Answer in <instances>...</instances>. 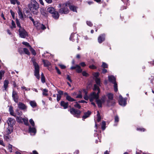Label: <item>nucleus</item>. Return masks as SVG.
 Masks as SVG:
<instances>
[{
    "instance_id": "obj_1",
    "label": "nucleus",
    "mask_w": 154,
    "mask_h": 154,
    "mask_svg": "<svg viewBox=\"0 0 154 154\" xmlns=\"http://www.w3.org/2000/svg\"><path fill=\"white\" fill-rule=\"evenodd\" d=\"M29 7L32 13L34 14H37L39 6L38 4L35 0H31V5H29Z\"/></svg>"
},
{
    "instance_id": "obj_2",
    "label": "nucleus",
    "mask_w": 154,
    "mask_h": 154,
    "mask_svg": "<svg viewBox=\"0 0 154 154\" xmlns=\"http://www.w3.org/2000/svg\"><path fill=\"white\" fill-rule=\"evenodd\" d=\"M31 61L35 67L34 75L36 78L39 79L40 78L39 75V67L37 63L35 62V59L33 57L31 59Z\"/></svg>"
},
{
    "instance_id": "obj_3",
    "label": "nucleus",
    "mask_w": 154,
    "mask_h": 154,
    "mask_svg": "<svg viewBox=\"0 0 154 154\" xmlns=\"http://www.w3.org/2000/svg\"><path fill=\"white\" fill-rule=\"evenodd\" d=\"M67 3L64 4L62 5L60 4L58 5V8L62 7L60 9L59 12L61 14H67L69 12V10L67 8Z\"/></svg>"
},
{
    "instance_id": "obj_4",
    "label": "nucleus",
    "mask_w": 154,
    "mask_h": 154,
    "mask_svg": "<svg viewBox=\"0 0 154 154\" xmlns=\"http://www.w3.org/2000/svg\"><path fill=\"white\" fill-rule=\"evenodd\" d=\"M70 113L72 115L74 116L79 118L80 117V116L81 112L77 109H75L74 108H71L69 110Z\"/></svg>"
},
{
    "instance_id": "obj_5",
    "label": "nucleus",
    "mask_w": 154,
    "mask_h": 154,
    "mask_svg": "<svg viewBox=\"0 0 154 154\" xmlns=\"http://www.w3.org/2000/svg\"><path fill=\"white\" fill-rule=\"evenodd\" d=\"M108 78L109 81L114 84V91L115 92H117L118 91L117 85L116 82V78L114 76L112 75L109 76Z\"/></svg>"
},
{
    "instance_id": "obj_6",
    "label": "nucleus",
    "mask_w": 154,
    "mask_h": 154,
    "mask_svg": "<svg viewBox=\"0 0 154 154\" xmlns=\"http://www.w3.org/2000/svg\"><path fill=\"white\" fill-rule=\"evenodd\" d=\"M99 94L97 93H96L94 92L91 93L89 97L90 101L92 102L94 100H96L98 99Z\"/></svg>"
},
{
    "instance_id": "obj_7",
    "label": "nucleus",
    "mask_w": 154,
    "mask_h": 154,
    "mask_svg": "<svg viewBox=\"0 0 154 154\" xmlns=\"http://www.w3.org/2000/svg\"><path fill=\"white\" fill-rule=\"evenodd\" d=\"M18 31L19 35L21 38H25L28 35L27 33L23 28L19 29Z\"/></svg>"
},
{
    "instance_id": "obj_8",
    "label": "nucleus",
    "mask_w": 154,
    "mask_h": 154,
    "mask_svg": "<svg viewBox=\"0 0 154 154\" xmlns=\"http://www.w3.org/2000/svg\"><path fill=\"white\" fill-rule=\"evenodd\" d=\"M119 102L120 105L124 106L126 104V100L123 98L121 95H120L119 97Z\"/></svg>"
},
{
    "instance_id": "obj_9",
    "label": "nucleus",
    "mask_w": 154,
    "mask_h": 154,
    "mask_svg": "<svg viewBox=\"0 0 154 154\" xmlns=\"http://www.w3.org/2000/svg\"><path fill=\"white\" fill-rule=\"evenodd\" d=\"M16 119L18 120V122H21V121L23 120L25 125H29V124L28 122V120L27 119L22 118L20 117H17Z\"/></svg>"
},
{
    "instance_id": "obj_10",
    "label": "nucleus",
    "mask_w": 154,
    "mask_h": 154,
    "mask_svg": "<svg viewBox=\"0 0 154 154\" xmlns=\"http://www.w3.org/2000/svg\"><path fill=\"white\" fill-rule=\"evenodd\" d=\"M70 69L72 70L76 69V71L78 73H81L82 71L81 67L78 65H76L75 66H71L70 67Z\"/></svg>"
},
{
    "instance_id": "obj_11",
    "label": "nucleus",
    "mask_w": 154,
    "mask_h": 154,
    "mask_svg": "<svg viewBox=\"0 0 154 154\" xmlns=\"http://www.w3.org/2000/svg\"><path fill=\"white\" fill-rule=\"evenodd\" d=\"M105 39V35L104 34L101 35L98 38V41L99 43H101Z\"/></svg>"
},
{
    "instance_id": "obj_12",
    "label": "nucleus",
    "mask_w": 154,
    "mask_h": 154,
    "mask_svg": "<svg viewBox=\"0 0 154 154\" xmlns=\"http://www.w3.org/2000/svg\"><path fill=\"white\" fill-rule=\"evenodd\" d=\"M96 101L98 105V106L99 107H102V103L105 102V100L104 98H102L101 99H98Z\"/></svg>"
},
{
    "instance_id": "obj_13",
    "label": "nucleus",
    "mask_w": 154,
    "mask_h": 154,
    "mask_svg": "<svg viewBox=\"0 0 154 154\" xmlns=\"http://www.w3.org/2000/svg\"><path fill=\"white\" fill-rule=\"evenodd\" d=\"M7 122L8 126H12V125L14 124L15 123V120L12 118H10L7 120Z\"/></svg>"
},
{
    "instance_id": "obj_14",
    "label": "nucleus",
    "mask_w": 154,
    "mask_h": 154,
    "mask_svg": "<svg viewBox=\"0 0 154 154\" xmlns=\"http://www.w3.org/2000/svg\"><path fill=\"white\" fill-rule=\"evenodd\" d=\"M18 107L22 110L26 109H27V106L23 103L21 102H19L18 104Z\"/></svg>"
},
{
    "instance_id": "obj_15",
    "label": "nucleus",
    "mask_w": 154,
    "mask_h": 154,
    "mask_svg": "<svg viewBox=\"0 0 154 154\" xmlns=\"http://www.w3.org/2000/svg\"><path fill=\"white\" fill-rule=\"evenodd\" d=\"M60 104L64 109H67L69 105L68 102H65L63 101H61Z\"/></svg>"
},
{
    "instance_id": "obj_16",
    "label": "nucleus",
    "mask_w": 154,
    "mask_h": 154,
    "mask_svg": "<svg viewBox=\"0 0 154 154\" xmlns=\"http://www.w3.org/2000/svg\"><path fill=\"white\" fill-rule=\"evenodd\" d=\"M91 114V112L89 111H88L87 112H85L84 115L82 117V119L84 120L89 117Z\"/></svg>"
},
{
    "instance_id": "obj_17",
    "label": "nucleus",
    "mask_w": 154,
    "mask_h": 154,
    "mask_svg": "<svg viewBox=\"0 0 154 154\" xmlns=\"http://www.w3.org/2000/svg\"><path fill=\"white\" fill-rule=\"evenodd\" d=\"M107 104L108 106H113L115 104V102L114 100H108Z\"/></svg>"
},
{
    "instance_id": "obj_18",
    "label": "nucleus",
    "mask_w": 154,
    "mask_h": 154,
    "mask_svg": "<svg viewBox=\"0 0 154 154\" xmlns=\"http://www.w3.org/2000/svg\"><path fill=\"white\" fill-rule=\"evenodd\" d=\"M59 16V14L57 11H55L52 14V17L55 19H57L58 18Z\"/></svg>"
},
{
    "instance_id": "obj_19",
    "label": "nucleus",
    "mask_w": 154,
    "mask_h": 154,
    "mask_svg": "<svg viewBox=\"0 0 154 154\" xmlns=\"http://www.w3.org/2000/svg\"><path fill=\"white\" fill-rule=\"evenodd\" d=\"M12 126H8V128L6 131V134L8 135L11 133L12 131Z\"/></svg>"
},
{
    "instance_id": "obj_20",
    "label": "nucleus",
    "mask_w": 154,
    "mask_h": 154,
    "mask_svg": "<svg viewBox=\"0 0 154 154\" xmlns=\"http://www.w3.org/2000/svg\"><path fill=\"white\" fill-rule=\"evenodd\" d=\"M47 11L49 13L52 14L55 11L54 8L52 7H50L48 8L47 9Z\"/></svg>"
},
{
    "instance_id": "obj_21",
    "label": "nucleus",
    "mask_w": 154,
    "mask_h": 154,
    "mask_svg": "<svg viewBox=\"0 0 154 154\" xmlns=\"http://www.w3.org/2000/svg\"><path fill=\"white\" fill-rule=\"evenodd\" d=\"M29 131L30 133H33L34 134L36 132V130L35 128H31V126H29Z\"/></svg>"
},
{
    "instance_id": "obj_22",
    "label": "nucleus",
    "mask_w": 154,
    "mask_h": 154,
    "mask_svg": "<svg viewBox=\"0 0 154 154\" xmlns=\"http://www.w3.org/2000/svg\"><path fill=\"white\" fill-rule=\"evenodd\" d=\"M66 99L70 102H73L76 100H75L71 97L69 95L66 96Z\"/></svg>"
},
{
    "instance_id": "obj_23",
    "label": "nucleus",
    "mask_w": 154,
    "mask_h": 154,
    "mask_svg": "<svg viewBox=\"0 0 154 154\" xmlns=\"http://www.w3.org/2000/svg\"><path fill=\"white\" fill-rule=\"evenodd\" d=\"M30 105L33 107L34 108L36 106L37 104L36 102L34 101H31L29 102Z\"/></svg>"
},
{
    "instance_id": "obj_24",
    "label": "nucleus",
    "mask_w": 154,
    "mask_h": 154,
    "mask_svg": "<svg viewBox=\"0 0 154 154\" xmlns=\"http://www.w3.org/2000/svg\"><path fill=\"white\" fill-rule=\"evenodd\" d=\"M43 62L45 66H48L50 64V63L47 60H43Z\"/></svg>"
},
{
    "instance_id": "obj_25",
    "label": "nucleus",
    "mask_w": 154,
    "mask_h": 154,
    "mask_svg": "<svg viewBox=\"0 0 154 154\" xmlns=\"http://www.w3.org/2000/svg\"><path fill=\"white\" fill-rule=\"evenodd\" d=\"M93 90L94 91L97 90L98 91V92L97 93L98 94L100 93V88H99V87L96 85V84L94 85Z\"/></svg>"
},
{
    "instance_id": "obj_26",
    "label": "nucleus",
    "mask_w": 154,
    "mask_h": 154,
    "mask_svg": "<svg viewBox=\"0 0 154 154\" xmlns=\"http://www.w3.org/2000/svg\"><path fill=\"white\" fill-rule=\"evenodd\" d=\"M18 16L21 19H23V14L22 13V12L19 9L18 11Z\"/></svg>"
},
{
    "instance_id": "obj_27",
    "label": "nucleus",
    "mask_w": 154,
    "mask_h": 154,
    "mask_svg": "<svg viewBox=\"0 0 154 154\" xmlns=\"http://www.w3.org/2000/svg\"><path fill=\"white\" fill-rule=\"evenodd\" d=\"M107 97L109 100H113V94L111 93L108 94L107 95Z\"/></svg>"
},
{
    "instance_id": "obj_28",
    "label": "nucleus",
    "mask_w": 154,
    "mask_h": 154,
    "mask_svg": "<svg viewBox=\"0 0 154 154\" xmlns=\"http://www.w3.org/2000/svg\"><path fill=\"white\" fill-rule=\"evenodd\" d=\"M40 12L41 14L45 16H47V14L46 13L45 10L44 9H41L40 10Z\"/></svg>"
},
{
    "instance_id": "obj_29",
    "label": "nucleus",
    "mask_w": 154,
    "mask_h": 154,
    "mask_svg": "<svg viewBox=\"0 0 154 154\" xmlns=\"http://www.w3.org/2000/svg\"><path fill=\"white\" fill-rule=\"evenodd\" d=\"M69 8L71 10L73 11H76V8L75 6L73 5H70L69 6Z\"/></svg>"
},
{
    "instance_id": "obj_30",
    "label": "nucleus",
    "mask_w": 154,
    "mask_h": 154,
    "mask_svg": "<svg viewBox=\"0 0 154 154\" xmlns=\"http://www.w3.org/2000/svg\"><path fill=\"white\" fill-rule=\"evenodd\" d=\"M9 82L7 80H5L4 82V87L5 89H6L8 87Z\"/></svg>"
},
{
    "instance_id": "obj_31",
    "label": "nucleus",
    "mask_w": 154,
    "mask_h": 154,
    "mask_svg": "<svg viewBox=\"0 0 154 154\" xmlns=\"http://www.w3.org/2000/svg\"><path fill=\"white\" fill-rule=\"evenodd\" d=\"M12 98L14 101L16 103H18V99L19 98L18 95L14 96H12Z\"/></svg>"
},
{
    "instance_id": "obj_32",
    "label": "nucleus",
    "mask_w": 154,
    "mask_h": 154,
    "mask_svg": "<svg viewBox=\"0 0 154 154\" xmlns=\"http://www.w3.org/2000/svg\"><path fill=\"white\" fill-rule=\"evenodd\" d=\"M8 149L10 152H12V146L9 144L8 146Z\"/></svg>"
},
{
    "instance_id": "obj_33",
    "label": "nucleus",
    "mask_w": 154,
    "mask_h": 154,
    "mask_svg": "<svg viewBox=\"0 0 154 154\" xmlns=\"http://www.w3.org/2000/svg\"><path fill=\"white\" fill-rule=\"evenodd\" d=\"M5 73V72L4 71H0V80L2 79V77L4 76Z\"/></svg>"
},
{
    "instance_id": "obj_34",
    "label": "nucleus",
    "mask_w": 154,
    "mask_h": 154,
    "mask_svg": "<svg viewBox=\"0 0 154 154\" xmlns=\"http://www.w3.org/2000/svg\"><path fill=\"white\" fill-rule=\"evenodd\" d=\"M48 90L46 89H43V93L42 94L43 95L45 96H48V94L47 93V92H48Z\"/></svg>"
},
{
    "instance_id": "obj_35",
    "label": "nucleus",
    "mask_w": 154,
    "mask_h": 154,
    "mask_svg": "<svg viewBox=\"0 0 154 154\" xmlns=\"http://www.w3.org/2000/svg\"><path fill=\"white\" fill-rule=\"evenodd\" d=\"M106 123L104 121H103L102 122L101 128L103 130H104L105 129L106 127Z\"/></svg>"
},
{
    "instance_id": "obj_36",
    "label": "nucleus",
    "mask_w": 154,
    "mask_h": 154,
    "mask_svg": "<svg viewBox=\"0 0 154 154\" xmlns=\"http://www.w3.org/2000/svg\"><path fill=\"white\" fill-rule=\"evenodd\" d=\"M97 120L98 122H100L101 120V118L98 111H97Z\"/></svg>"
},
{
    "instance_id": "obj_37",
    "label": "nucleus",
    "mask_w": 154,
    "mask_h": 154,
    "mask_svg": "<svg viewBox=\"0 0 154 154\" xmlns=\"http://www.w3.org/2000/svg\"><path fill=\"white\" fill-rule=\"evenodd\" d=\"M23 50L24 53L28 55H30V52L29 51L28 49L26 48H24L23 49Z\"/></svg>"
},
{
    "instance_id": "obj_38",
    "label": "nucleus",
    "mask_w": 154,
    "mask_h": 154,
    "mask_svg": "<svg viewBox=\"0 0 154 154\" xmlns=\"http://www.w3.org/2000/svg\"><path fill=\"white\" fill-rule=\"evenodd\" d=\"M29 49L31 51V52L32 53V54L33 55H35L36 54V53L34 49H33V48L31 47H30V48H29Z\"/></svg>"
},
{
    "instance_id": "obj_39",
    "label": "nucleus",
    "mask_w": 154,
    "mask_h": 154,
    "mask_svg": "<svg viewBox=\"0 0 154 154\" xmlns=\"http://www.w3.org/2000/svg\"><path fill=\"white\" fill-rule=\"evenodd\" d=\"M39 24H42L39 23H38L37 22L35 23V24L34 25V26L37 27V29H41V26Z\"/></svg>"
},
{
    "instance_id": "obj_40",
    "label": "nucleus",
    "mask_w": 154,
    "mask_h": 154,
    "mask_svg": "<svg viewBox=\"0 0 154 154\" xmlns=\"http://www.w3.org/2000/svg\"><path fill=\"white\" fill-rule=\"evenodd\" d=\"M9 110L10 112V114L13 116H15V115H14V111L13 110L12 107H10L9 109Z\"/></svg>"
},
{
    "instance_id": "obj_41",
    "label": "nucleus",
    "mask_w": 154,
    "mask_h": 154,
    "mask_svg": "<svg viewBox=\"0 0 154 154\" xmlns=\"http://www.w3.org/2000/svg\"><path fill=\"white\" fill-rule=\"evenodd\" d=\"M16 23L17 26L19 27L20 29L22 28L21 27L20 22L17 19H16Z\"/></svg>"
},
{
    "instance_id": "obj_42",
    "label": "nucleus",
    "mask_w": 154,
    "mask_h": 154,
    "mask_svg": "<svg viewBox=\"0 0 154 154\" xmlns=\"http://www.w3.org/2000/svg\"><path fill=\"white\" fill-rule=\"evenodd\" d=\"M95 82L96 84L98 85H100V79L97 78H96L95 79Z\"/></svg>"
},
{
    "instance_id": "obj_43",
    "label": "nucleus",
    "mask_w": 154,
    "mask_h": 154,
    "mask_svg": "<svg viewBox=\"0 0 154 154\" xmlns=\"http://www.w3.org/2000/svg\"><path fill=\"white\" fill-rule=\"evenodd\" d=\"M76 104L74 105V106L75 107L78 108L79 109H80L81 108V106H80V104H78L77 102H76Z\"/></svg>"
},
{
    "instance_id": "obj_44",
    "label": "nucleus",
    "mask_w": 154,
    "mask_h": 154,
    "mask_svg": "<svg viewBox=\"0 0 154 154\" xmlns=\"http://www.w3.org/2000/svg\"><path fill=\"white\" fill-rule=\"evenodd\" d=\"M102 67L104 68H108V65L107 64L104 62H103L102 63Z\"/></svg>"
},
{
    "instance_id": "obj_45",
    "label": "nucleus",
    "mask_w": 154,
    "mask_h": 154,
    "mask_svg": "<svg viewBox=\"0 0 154 154\" xmlns=\"http://www.w3.org/2000/svg\"><path fill=\"white\" fill-rule=\"evenodd\" d=\"M22 44L26 46L29 47V48L30 47H31L29 44L27 42H22Z\"/></svg>"
},
{
    "instance_id": "obj_46",
    "label": "nucleus",
    "mask_w": 154,
    "mask_h": 154,
    "mask_svg": "<svg viewBox=\"0 0 154 154\" xmlns=\"http://www.w3.org/2000/svg\"><path fill=\"white\" fill-rule=\"evenodd\" d=\"M29 122L30 124L32 126H34L35 125V123L33 120L32 119L29 120Z\"/></svg>"
},
{
    "instance_id": "obj_47",
    "label": "nucleus",
    "mask_w": 154,
    "mask_h": 154,
    "mask_svg": "<svg viewBox=\"0 0 154 154\" xmlns=\"http://www.w3.org/2000/svg\"><path fill=\"white\" fill-rule=\"evenodd\" d=\"M29 19L32 22L34 25L35 24V23L37 22V21H35L31 17H29Z\"/></svg>"
},
{
    "instance_id": "obj_48",
    "label": "nucleus",
    "mask_w": 154,
    "mask_h": 154,
    "mask_svg": "<svg viewBox=\"0 0 154 154\" xmlns=\"http://www.w3.org/2000/svg\"><path fill=\"white\" fill-rule=\"evenodd\" d=\"M11 25L12 26H11V28H15L16 27V25L14 23V22L12 20L11 23Z\"/></svg>"
},
{
    "instance_id": "obj_49",
    "label": "nucleus",
    "mask_w": 154,
    "mask_h": 154,
    "mask_svg": "<svg viewBox=\"0 0 154 154\" xmlns=\"http://www.w3.org/2000/svg\"><path fill=\"white\" fill-rule=\"evenodd\" d=\"M61 97V96L59 94H57V101L58 102L60 100Z\"/></svg>"
},
{
    "instance_id": "obj_50",
    "label": "nucleus",
    "mask_w": 154,
    "mask_h": 154,
    "mask_svg": "<svg viewBox=\"0 0 154 154\" xmlns=\"http://www.w3.org/2000/svg\"><path fill=\"white\" fill-rule=\"evenodd\" d=\"M10 1L11 4L15 5L16 2H17V0H10Z\"/></svg>"
},
{
    "instance_id": "obj_51",
    "label": "nucleus",
    "mask_w": 154,
    "mask_h": 154,
    "mask_svg": "<svg viewBox=\"0 0 154 154\" xmlns=\"http://www.w3.org/2000/svg\"><path fill=\"white\" fill-rule=\"evenodd\" d=\"M18 95L17 93L14 91H13L12 92V96H14Z\"/></svg>"
},
{
    "instance_id": "obj_52",
    "label": "nucleus",
    "mask_w": 154,
    "mask_h": 154,
    "mask_svg": "<svg viewBox=\"0 0 154 154\" xmlns=\"http://www.w3.org/2000/svg\"><path fill=\"white\" fill-rule=\"evenodd\" d=\"M87 24L89 26H91L93 25V24L91 23L90 21H87Z\"/></svg>"
},
{
    "instance_id": "obj_53",
    "label": "nucleus",
    "mask_w": 154,
    "mask_h": 154,
    "mask_svg": "<svg viewBox=\"0 0 154 154\" xmlns=\"http://www.w3.org/2000/svg\"><path fill=\"white\" fill-rule=\"evenodd\" d=\"M82 74L83 76H88V74L85 71L82 72Z\"/></svg>"
},
{
    "instance_id": "obj_54",
    "label": "nucleus",
    "mask_w": 154,
    "mask_h": 154,
    "mask_svg": "<svg viewBox=\"0 0 154 154\" xmlns=\"http://www.w3.org/2000/svg\"><path fill=\"white\" fill-rule=\"evenodd\" d=\"M39 25L41 26V29H42V30H44L46 29V27L45 26L42 24H39Z\"/></svg>"
},
{
    "instance_id": "obj_55",
    "label": "nucleus",
    "mask_w": 154,
    "mask_h": 154,
    "mask_svg": "<svg viewBox=\"0 0 154 154\" xmlns=\"http://www.w3.org/2000/svg\"><path fill=\"white\" fill-rule=\"evenodd\" d=\"M58 94H59L60 95H62L63 94V91L60 90L58 91Z\"/></svg>"
},
{
    "instance_id": "obj_56",
    "label": "nucleus",
    "mask_w": 154,
    "mask_h": 154,
    "mask_svg": "<svg viewBox=\"0 0 154 154\" xmlns=\"http://www.w3.org/2000/svg\"><path fill=\"white\" fill-rule=\"evenodd\" d=\"M0 145L4 146H5V145L3 143V141L2 140H1V139H0Z\"/></svg>"
},
{
    "instance_id": "obj_57",
    "label": "nucleus",
    "mask_w": 154,
    "mask_h": 154,
    "mask_svg": "<svg viewBox=\"0 0 154 154\" xmlns=\"http://www.w3.org/2000/svg\"><path fill=\"white\" fill-rule=\"evenodd\" d=\"M89 67L90 68L92 69H94L96 68V67L93 65H90Z\"/></svg>"
},
{
    "instance_id": "obj_58",
    "label": "nucleus",
    "mask_w": 154,
    "mask_h": 154,
    "mask_svg": "<svg viewBox=\"0 0 154 154\" xmlns=\"http://www.w3.org/2000/svg\"><path fill=\"white\" fill-rule=\"evenodd\" d=\"M119 120V118L118 116H116L115 117V122H118Z\"/></svg>"
},
{
    "instance_id": "obj_59",
    "label": "nucleus",
    "mask_w": 154,
    "mask_h": 154,
    "mask_svg": "<svg viewBox=\"0 0 154 154\" xmlns=\"http://www.w3.org/2000/svg\"><path fill=\"white\" fill-rule=\"evenodd\" d=\"M4 139L7 141H8L9 140V138L7 136L5 135L4 136Z\"/></svg>"
},
{
    "instance_id": "obj_60",
    "label": "nucleus",
    "mask_w": 154,
    "mask_h": 154,
    "mask_svg": "<svg viewBox=\"0 0 154 154\" xmlns=\"http://www.w3.org/2000/svg\"><path fill=\"white\" fill-rule=\"evenodd\" d=\"M41 81L43 83H44L45 82V77H41Z\"/></svg>"
},
{
    "instance_id": "obj_61",
    "label": "nucleus",
    "mask_w": 154,
    "mask_h": 154,
    "mask_svg": "<svg viewBox=\"0 0 154 154\" xmlns=\"http://www.w3.org/2000/svg\"><path fill=\"white\" fill-rule=\"evenodd\" d=\"M66 79H68L69 81L71 82H72V80L71 79L69 75H67Z\"/></svg>"
},
{
    "instance_id": "obj_62",
    "label": "nucleus",
    "mask_w": 154,
    "mask_h": 154,
    "mask_svg": "<svg viewBox=\"0 0 154 154\" xmlns=\"http://www.w3.org/2000/svg\"><path fill=\"white\" fill-rule=\"evenodd\" d=\"M84 98L85 100H88V99L89 98V97L87 95H85L84 97Z\"/></svg>"
},
{
    "instance_id": "obj_63",
    "label": "nucleus",
    "mask_w": 154,
    "mask_h": 154,
    "mask_svg": "<svg viewBox=\"0 0 154 154\" xmlns=\"http://www.w3.org/2000/svg\"><path fill=\"white\" fill-rule=\"evenodd\" d=\"M76 98H82V95L81 94H80L77 95L76 97Z\"/></svg>"
},
{
    "instance_id": "obj_64",
    "label": "nucleus",
    "mask_w": 154,
    "mask_h": 154,
    "mask_svg": "<svg viewBox=\"0 0 154 154\" xmlns=\"http://www.w3.org/2000/svg\"><path fill=\"white\" fill-rule=\"evenodd\" d=\"M55 69H56V70H57V72L59 74H61V72L60 71L59 69H58V68L57 67H55Z\"/></svg>"
}]
</instances>
